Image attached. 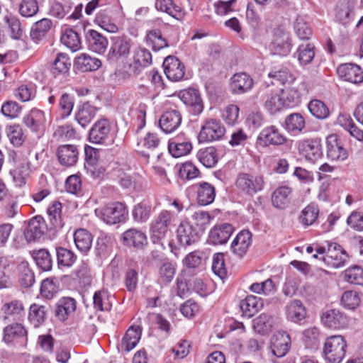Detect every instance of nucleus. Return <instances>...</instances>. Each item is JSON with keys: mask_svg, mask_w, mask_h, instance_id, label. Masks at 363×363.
I'll use <instances>...</instances> for the list:
<instances>
[{"mask_svg": "<svg viewBox=\"0 0 363 363\" xmlns=\"http://www.w3.org/2000/svg\"><path fill=\"white\" fill-rule=\"evenodd\" d=\"M287 139L275 125H269L259 133L257 138L256 146L263 147L270 145H281L286 142Z\"/></svg>", "mask_w": 363, "mask_h": 363, "instance_id": "obj_17", "label": "nucleus"}, {"mask_svg": "<svg viewBox=\"0 0 363 363\" xmlns=\"http://www.w3.org/2000/svg\"><path fill=\"white\" fill-rule=\"evenodd\" d=\"M112 127L110 121L105 118L97 120L89 131V140L91 143L106 144L112 138Z\"/></svg>", "mask_w": 363, "mask_h": 363, "instance_id": "obj_11", "label": "nucleus"}, {"mask_svg": "<svg viewBox=\"0 0 363 363\" xmlns=\"http://www.w3.org/2000/svg\"><path fill=\"white\" fill-rule=\"evenodd\" d=\"M57 264L59 269L69 268L77 260V255L73 251L63 247H55Z\"/></svg>", "mask_w": 363, "mask_h": 363, "instance_id": "obj_56", "label": "nucleus"}, {"mask_svg": "<svg viewBox=\"0 0 363 363\" xmlns=\"http://www.w3.org/2000/svg\"><path fill=\"white\" fill-rule=\"evenodd\" d=\"M225 128L217 118H206L203 121L198 135L199 143H210L220 140L225 135Z\"/></svg>", "mask_w": 363, "mask_h": 363, "instance_id": "obj_3", "label": "nucleus"}, {"mask_svg": "<svg viewBox=\"0 0 363 363\" xmlns=\"http://www.w3.org/2000/svg\"><path fill=\"white\" fill-rule=\"evenodd\" d=\"M291 347V337L286 333H279L273 335L271 340V349L277 357L285 356Z\"/></svg>", "mask_w": 363, "mask_h": 363, "instance_id": "obj_36", "label": "nucleus"}, {"mask_svg": "<svg viewBox=\"0 0 363 363\" xmlns=\"http://www.w3.org/2000/svg\"><path fill=\"white\" fill-rule=\"evenodd\" d=\"M32 257L38 266L44 272H49L52 268L53 259L48 250L42 248L38 250H33Z\"/></svg>", "mask_w": 363, "mask_h": 363, "instance_id": "obj_55", "label": "nucleus"}, {"mask_svg": "<svg viewBox=\"0 0 363 363\" xmlns=\"http://www.w3.org/2000/svg\"><path fill=\"white\" fill-rule=\"evenodd\" d=\"M166 77L172 82L183 79L185 73V66L177 57L167 56L162 64Z\"/></svg>", "mask_w": 363, "mask_h": 363, "instance_id": "obj_24", "label": "nucleus"}, {"mask_svg": "<svg viewBox=\"0 0 363 363\" xmlns=\"http://www.w3.org/2000/svg\"><path fill=\"white\" fill-rule=\"evenodd\" d=\"M263 301L261 298L254 295H248L240 301V308L242 315L252 318L263 307Z\"/></svg>", "mask_w": 363, "mask_h": 363, "instance_id": "obj_39", "label": "nucleus"}, {"mask_svg": "<svg viewBox=\"0 0 363 363\" xmlns=\"http://www.w3.org/2000/svg\"><path fill=\"white\" fill-rule=\"evenodd\" d=\"M322 323L328 328L340 330L347 328L350 325V318L337 309H330L321 315Z\"/></svg>", "mask_w": 363, "mask_h": 363, "instance_id": "obj_18", "label": "nucleus"}, {"mask_svg": "<svg viewBox=\"0 0 363 363\" xmlns=\"http://www.w3.org/2000/svg\"><path fill=\"white\" fill-rule=\"evenodd\" d=\"M205 262V253L201 250H194L186 255L182 263L186 271L195 274L204 267Z\"/></svg>", "mask_w": 363, "mask_h": 363, "instance_id": "obj_32", "label": "nucleus"}, {"mask_svg": "<svg viewBox=\"0 0 363 363\" xmlns=\"http://www.w3.org/2000/svg\"><path fill=\"white\" fill-rule=\"evenodd\" d=\"M71 65L69 57L65 53L59 52L52 65L51 72L55 77L65 74L69 72Z\"/></svg>", "mask_w": 363, "mask_h": 363, "instance_id": "obj_58", "label": "nucleus"}, {"mask_svg": "<svg viewBox=\"0 0 363 363\" xmlns=\"http://www.w3.org/2000/svg\"><path fill=\"white\" fill-rule=\"evenodd\" d=\"M337 73L340 78L348 82L354 84L363 82V69L356 64H342L337 67Z\"/></svg>", "mask_w": 363, "mask_h": 363, "instance_id": "obj_28", "label": "nucleus"}, {"mask_svg": "<svg viewBox=\"0 0 363 363\" xmlns=\"http://www.w3.org/2000/svg\"><path fill=\"white\" fill-rule=\"evenodd\" d=\"M299 153L306 160L315 162L323 156L322 143L320 138H313L301 140L298 146Z\"/></svg>", "mask_w": 363, "mask_h": 363, "instance_id": "obj_14", "label": "nucleus"}, {"mask_svg": "<svg viewBox=\"0 0 363 363\" xmlns=\"http://www.w3.org/2000/svg\"><path fill=\"white\" fill-rule=\"evenodd\" d=\"M176 234L178 245L183 247L197 243L201 238V234L188 220H184L180 222L176 230Z\"/></svg>", "mask_w": 363, "mask_h": 363, "instance_id": "obj_12", "label": "nucleus"}, {"mask_svg": "<svg viewBox=\"0 0 363 363\" xmlns=\"http://www.w3.org/2000/svg\"><path fill=\"white\" fill-rule=\"evenodd\" d=\"M287 318L294 323H300L306 316V309L301 301L294 299L286 306Z\"/></svg>", "mask_w": 363, "mask_h": 363, "instance_id": "obj_47", "label": "nucleus"}, {"mask_svg": "<svg viewBox=\"0 0 363 363\" xmlns=\"http://www.w3.org/2000/svg\"><path fill=\"white\" fill-rule=\"evenodd\" d=\"M96 215L108 225L123 223L128 219L127 206L121 202H111L104 206L96 209Z\"/></svg>", "mask_w": 363, "mask_h": 363, "instance_id": "obj_1", "label": "nucleus"}, {"mask_svg": "<svg viewBox=\"0 0 363 363\" xmlns=\"http://www.w3.org/2000/svg\"><path fill=\"white\" fill-rule=\"evenodd\" d=\"M308 108L311 115L318 120L329 118L330 112L328 106L319 99H312L308 104Z\"/></svg>", "mask_w": 363, "mask_h": 363, "instance_id": "obj_62", "label": "nucleus"}, {"mask_svg": "<svg viewBox=\"0 0 363 363\" xmlns=\"http://www.w3.org/2000/svg\"><path fill=\"white\" fill-rule=\"evenodd\" d=\"M52 26V21L47 18H43L34 23L30 32L31 40L34 43H38L47 35Z\"/></svg>", "mask_w": 363, "mask_h": 363, "instance_id": "obj_44", "label": "nucleus"}, {"mask_svg": "<svg viewBox=\"0 0 363 363\" xmlns=\"http://www.w3.org/2000/svg\"><path fill=\"white\" fill-rule=\"evenodd\" d=\"M60 291V281L55 277L43 279L40 288V294L44 298L50 300Z\"/></svg>", "mask_w": 363, "mask_h": 363, "instance_id": "obj_53", "label": "nucleus"}, {"mask_svg": "<svg viewBox=\"0 0 363 363\" xmlns=\"http://www.w3.org/2000/svg\"><path fill=\"white\" fill-rule=\"evenodd\" d=\"M3 341L7 345L21 342L26 345L28 342V330L21 323L9 324L3 330Z\"/></svg>", "mask_w": 363, "mask_h": 363, "instance_id": "obj_20", "label": "nucleus"}, {"mask_svg": "<svg viewBox=\"0 0 363 363\" xmlns=\"http://www.w3.org/2000/svg\"><path fill=\"white\" fill-rule=\"evenodd\" d=\"M211 220V216L207 211H196L191 217V220H189L193 227L202 235L205 232L207 226L209 225Z\"/></svg>", "mask_w": 363, "mask_h": 363, "instance_id": "obj_63", "label": "nucleus"}, {"mask_svg": "<svg viewBox=\"0 0 363 363\" xmlns=\"http://www.w3.org/2000/svg\"><path fill=\"white\" fill-rule=\"evenodd\" d=\"M252 242V234L249 230H240L230 245L232 252L238 258H242Z\"/></svg>", "mask_w": 363, "mask_h": 363, "instance_id": "obj_26", "label": "nucleus"}, {"mask_svg": "<svg viewBox=\"0 0 363 363\" xmlns=\"http://www.w3.org/2000/svg\"><path fill=\"white\" fill-rule=\"evenodd\" d=\"M268 77L270 79H272V81L271 82L272 84H290L295 80L294 76L286 67H274L269 72Z\"/></svg>", "mask_w": 363, "mask_h": 363, "instance_id": "obj_54", "label": "nucleus"}, {"mask_svg": "<svg viewBox=\"0 0 363 363\" xmlns=\"http://www.w3.org/2000/svg\"><path fill=\"white\" fill-rule=\"evenodd\" d=\"M145 40L147 45L155 51L169 47L167 40L163 37L161 30L158 28L147 30Z\"/></svg>", "mask_w": 363, "mask_h": 363, "instance_id": "obj_50", "label": "nucleus"}, {"mask_svg": "<svg viewBox=\"0 0 363 363\" xmlns=\"http://www.w3.org/2000/svg\"><path fill=\"white\" fill-rule=\"evenodd\" d=\"M197 160L206 168L214 167L218 162V153L213 146L201 148L196 153Z\"/></svg>", "mask_w": 363, "mask_h": 363, "instance_id": "obj_48", "label": "nucleus"}, {"mask_svg": "<svg viewBox=\"0 0 363 363\" xmlns=\"http://www.w3.org/2000/svg\"><path fill=\"white\" fill-rule=\"evenodd\" d=\"M347 342L342 335H332L326 338L323 356L330 363H340L346 354Z\"/></svg>", "mask_w": 363, "mask_h": 363, "instance_id": "obj_2", "label": "nucleus"}, {"mask_svg": "<svg viewBox=\"0 0 363 363\" xmlns=\"http://www.w3.org/2000/svg\"><path fill=\"white\" fill-rule=\"evenodd\" d=\"M48 313L47 306L37 303H33L30 306L28 311V322L35 328H39L44 325Z\"/></svg>", "mask_w": 363, "mask_h": 363, "instance_id": "obj_42", "label": "nucleus"}, {"mask_svg": "<svg viewBox=\"0 0 363 363\" xmlns=\"http://www.w3.org/2000/svg\"><path fill=\"white\" fill-rule=\"evenodd\" d=\"M328 252L327 255L323 257V261L332 268H340L346 264L350 256L346 250L339 243L326 240Z\"/></svg>", "mask_w": 363, "mask_h": 363, "instance_id": "obj_6", "label": "nucleus"}, {"mask_svg": "<svg viewBox=\"0 0 363 363\" xmlns=\"http://www.w3.org/2000/svg\"><path fill=\"white\" fill-rule=\"evenodd\" d=\"M73 3L70 0H55L50 4L49 13L62 19L70 12Z\"/></svg>", "mask_w": 363, "mask_h": 363, "instance_id": "obj_60", "label": "nucleus"}, {"mask_svg": "<svg viewBox=\"0 0 363 363\" xmlns=\"http://www.w3.org/2000/svg\"><path fill=\"white\" fill-rule=\"evenodd\" d=\"M254 86L252 77L245 72L235 73L230 79L229 89L233 94H243Z\"/></svg>", "mask_w": 363, "mask_h": 363, "instance_id": "obj_21", "label": "nucleus"}, {"mask_svg": "<svg viewBox=\"0 0 363 363\" xmlns=\"http://www.w3.org/2000/svg\"><path fill=\"white\" fill-rule=\"evenodd\" d=\"M98 108L89 101L78 105L74 119L82 127L86 128L94 118Z\"/></svg>", "mask_w": 363, "mask_h": 363, "instance_id": "obj_38", "label": "nucleus"}, {"mask_svg": "<svg viewBox=\"0 0 363 363\" xmlns=\"http://www.w3.org/2000/svg\"><path fill=\"white\" fill-rule=\"evenodd\" d=\"M172 220V213L167 210L162 211L156 219L151 223V240L157 244L166 236Z\"/></svg>", "mask_w": 363, "mask_h": 363, "instance_id": "obj_15", "label": "nucleus"}, {"mask_svg": "<svg viewBox=\"0 0 363 363\" xmlns=\"http://www.w3.org/2000/svg\"><path fill=\"white\" fill-rule=\"evenodd\" d=\"M152 206L151 202L143 199L134 205L132 209L133 219L136 223H143L150 218Z\"/></svg>", "mask_w": 363, "mask_h": 363, "instance_id": "obj_45", "label": "nucleus"}, {"mask_svg": "<svg viewBox=\"0 0 363 363\" xmlns=\"http://www.w3.org/2000/svg\"><path fill=\"white\" fill-rule=\"evenodd\" d=\"M179 97L191 115L199 116L203 112L204 104L199 89L188 88L182 90L179 94Z\"/></svg>", "mask_w": 363, "mask_h": 363, "instance_id": "obj_9", "label": "nucleus"}, {"mask_svg": "<svg viewBox=\"0 0 363 363\" xmlns=\"http://www.w3.org/2000/svg\"><path fill=\"white\" fill-rule=\"evenodd\" d=\"M142 335V328L138 325H131L125 332L121 342L122 352L128 353L136 347Z\"/></svg>", "mask_w": 363, "mask_h": 363, "instance_id": "obj_37", "label": "nucleus"}, {"mask_svg": "<svg viewBox=\"0 0 363 363\" xmlns=\"http://www.w3.org/2000/svg\"><path fill=\"white\" fill-rule=\"evenodd\" d=\"M72 275L73 279L76 280L80 286H89L92 282V275L89 264L82 262L74 270L72 271Z\"/></svg>", "mask_w": 363, "mask_h": 363, "instance_id": "obj_52", "label": "nucleus"}, {"mask_svg": "<svg viewBox=\"0 0 363 363\" xmlns=\"http://www.w3.org/2000/svg\"><path fill=\"white\" fill-rule=\"evenodd\" d=\"M101 61L86 53H82L74 60V68L81 72H94L101 67Z\"/></svg>", "mask_w": 363, "mask_h": 363, "instance_id": "obj_34", "label": "nucleus"}, {"mask_svg": "<svg viewBox=\"0 0 363 363\" xmlns=\"http://www.w3.org/2000/svg\"><path fill=\"white\" fill-rule=\"evenodd\" d=\"M49 227L45 224L42 216L38 215L31 218L24 231V237L28 242L40 239Z\"/></svg>", "mask_w": 363, "mask_h": 363, "instance_id": "obj_27", "label": "nucleus"}, {"mask_svg": "<svg viewBox=\"0 0 363 363\" xmlns=\"http://www.w3.org/2000/svg\"><path fill=\"white\" fill-rule=\"evenodd\" d=\"M315 45L312 43L301 44L294 54L301 65L310 64L315 57Z\"/></svg>", "mask_w": 363, "mask_h": 363, "instance_id": "obj_59", "label": "nucleus"}, {"mask_svg": "<svg viewBox=\"0 0 363 363\" xmlns=\"http://www.w3.org/2000/svg\"><path fill=\"white\" fill-rule=\"evenodd\" d=\"M294 30L297 37L302 40H308L313 35L311 26L301 16H298L294 21Z\"/></svg>", "mask_w": 363, "mask_h": 363, "instance_id": "obj_64", "label": "nucleus"}, {"mask_svg": "<svg viewBox=\"0 0 363 363\" xmlns=\"http://www.w3.org/2000/svg\"><path fill=\"white\" fill-rule=\"evenodd\" d=\"M113 238L109 234L101 233L97 238L95 254L100 258H106L111 252L113 245Z\"/></svg>", "mask_w": 363, "mask_h": 363, "instance_id": "obj_49", "label": "nucleus"}, {"mask_svg": "<svg viewBox=\"0 0 363 363\" xmlns=\"http://www.w3.org/2000/svg\"><path fill=\"white\" fill-rule=\"evenodd\" d=\"M111 7L106 6L105 9H100L95 17V22L104 30L116 33L118 31V26L112 22L111 19Z\"/></svg>", "mask_w": 363, "mask_h": 363, "instance_id": "obj_51", "label": "nucleus"}, {"mask_svg": "<svg viewBox=\"0 0 363 363\" xmlns=\"http://www.w3.org/2000/svg\"><path fill=\"white\" fill-rule=\"evenodd\" d=\"M56 155L62 166L71 167L78 161L79 150L74 145H61L57 149Z\"/></svg>", "mask_w": 363, "mask_h": 363, "instance_id": "obj_29", "label": "nucleus"}, {"mask_svg": "<svg viewBox=\"0 0 363 363\" xmlns=\"http://www.w3.org/2000/svg\"><path fill=\"white\" fill-rule=\"evenodd\" d=\"M86 23L80 22L71 28H65L60 37L61 43L72 52H76L82 48V38L84 35Z\"/></svg>", "mask_w": 363, "mask_h": 363, "instance_id": "obj_10", "label": "nucleus"}, {"mask_svg": "<svg viewBox=\"0 0 363 363\" xmlns=\"http://www.w3.org/2000/svg\"><path fill=\"white\" fill-rule=\"evenodd\" d=\"M292 189L288 186H280L272 192L271 201L272 206L279 210L287 208L291 201Z\"/></svg>", "mask_w": 363, "mask_h": 363, "instance_id": "obj_31", "label": "nucleus"}, {"mask_svg": "<svg viewBox=\"0 0 363 363\" xmlns=\"http://www.w3.org/2000/svg\"><path fill=\"white\" fill-rule=\"evenodd\" d=\"M18 272V282L23 288H30L35 283V274L29 267L27 261L21 262L17 267Z\"/></svg>", "mask_w": 363, "mask_h": 363, "instance_id": "obj_57", "label": "nucleus"}, {"mask_svg": "<svg viewBox=\"0 0 363 363\" xmlns=\"http://www.w3.org/2000/svg\"><path fill=\"white\" fill-rule=\"evenodd\" d=\"M186 193L195 199L199 206H207L212 203L216 198L215 186L207 182H200L192 184L186 189Z\"/></svg>", "mask_w": 363, "mask_h": 363, "instance_id": "obj_4", "label": "nucleus"}, {"mask_svg": "<svg viewBox=\"0 0 363 363\" xmlns=\"http://www.w3.org/2000/svg\"><path fill=\"white\" fill-rule=\"evenodd\" d=\"M357 6V0H346L336 10L337 21L344 25H349L354 18V9Z\"/></svg>", "mask_w": 363, "mask_h": 363, "instance_id": "obj_35", "label": "nucleus"}, {"mask_svg": "<svg viewBox=\"0 0 363 363\" xmlns=\"http://www.w3.org/2000/svg\"><path fill=\"white\" fill-rule=\"evenodd\" d=\"M77 308V301L71 297H62L55 304L54 315L60 321L66 320Z\"/></svg>", "mask_w": 363, "mask_h": 363, "instance_id": "obj_33", "label": "nucleus"}, {"mask_svg": "<svg viewBox=\"0 0 363 363\" xmlns=\"http://www.w3.org/2000/svg\"><path fill=\"white\" fill-rule=\"evenodd\" d=\"M62 203L58 201H52L48 208L47 213L50 220L49 230H58L64 226L61 217Z\"/></svg>", "mask_w": 363, "mask_h": 363, "instance_id": "obj_46", "label": "nucleus"}, {"mask_svg": "<svg viewBox=\"0 0 363 363\" xmlns=\"http://www.w3.org/2000/svg\"><path fill=\"white\" fill-rule=\"evenodd\" d=\"M122 244L135 250H142L147 245V238L145 233L136 228H130L121 235Z\"/></svg>", "mask_w": 363, "mask_h": 363, "instance_id": "obj_22", "label": "nucleus"}, {"mask_svg": "<svg viewBox=\"0 0 363 363\" xmlns=\"http://www.w3.org/2000/svg\"><path fill=\"white\" fill-rule=\"evenodd\" d=\"M326 155L332 161H345L349 152L345 147L344 141L337 135L330 134L326 138Z\"/></svg>", "mask_w": 363, "mask_h": 363, "instance_id": "obj_13", "label": "nucleus"}, {"mask_svg": "<svg viewBox=\"0 0 363 363\" xmlns=\"http://www.w3.org/2000/svg\"><path fill=\"white\" fill-rule=\"evenodd\" d=\"M284 128L292 135H299L306 128V120L299 113H291L285 118Z\"/></svg>", "mask_w": 363, "mask_h": 363, "instance_id": "obj_41", "label": "nucleus"}, {"mask_svg": "<svg viewBox=\"0 0 363 363\" xmlns=\"http://www.w3.org/2000/svg\"><path fill=\"white\" fill-rule=\"evenodd\" d=\"M182 117L177 106L167 108L159 119V126L165 133H171L181 125Z\"/></svg>", "mask_w": 363, "mask_h": 363, "instance_id": "obj_19", "label": "nucleus"}, {"mask_svg": "<svg viewBox=\"0 0 363 363\" xmlns=\"http://www.w3.org/2000/svg\"><path fill=\"white\" fill-rule=\"evenodd\" d=\"M235 230L233 225L221 223L214 225L209 231L207 242L213 245L225 244Z\"/></svg>", "mask_w": 363, "mask_h": 363, "instance_id": "obj_23", "label": "nucleus"}, {"mask_svg": "<svg viewBox=\"0 0 363 363\" xmlns=\"http://www.w3.org/2000/svg\"><path fill=\"white\" fill-rule=\"evenodd\" d=\"M269 47L273 55L282 57L287 56L293 48L290 33L282 28H276L274 32L273 40Z\"/></svg>", "mask_w": 363, "mask_h": 363, "instance_id": "obj_8", "label": "nucleus"}, {"mask_svg": "<svg viewBox=\"0 0 363 363\" xmlns=\"http://www.w3.org/2000/svg\"><path fill=\"white\" fill-rule=\"evenodd\" d=\"M155 7L177 21H182L185 15L183 8L176 4L174 0H155Z\"/></svg>", "mask_w": 363, "mask_h": 363, "instance_id": "obj_40", "label": "nucleus"}, {"mask_svg": "<svg viewBox=\"0 0 363 363\" xmlns=\"http://www.w3.org/2000/svg\"><path fill=\"white\" fill-rule=\"evenodd\" d=\"M319 215V208L317 204L311 203L301 211L298 217L299 223L305 227L313 225Z\"/></svg>", "mask_w": 363, "mask_h": 363, "instance_id": "obj_61", "label": "nucleus"}, {"mask_svg": "<svg viewBox=\"0 0 363 363\" xmlns=\"http://www.w3.org/2000/svg\"><path fill=\"white\" fill-rule=\"evenodd\" d=\"M168 150L170 155L175 158L188 155L193 150L191 139L181 133L169 140Z\"/></svg>", "mask_w": 363, "mask_h": 363, "instance_id": "obj_16", "label": "nucleus"}, {"mask_svg": "<svg viewBox=\"0 0 363 363\" xmlns=\"http://www.w3.org/2000/svg\"><path fill=\"white\" fill-rule=\"evenodd\" d=\"M89 25V23H86L84 32L85 42L87 48L94 52L99 54L104 53L108 44L107 38L94 29H87V26Z\"/></svg>", "mask_w": 363, "mask_h": 363, "instance_id": "obj_25", "label": "nucleus"}, {"mask_svg": "<svg viewBox=\"0 0 363 363\" xmlns=\"http://www.w3.org/2000/svg\"><path fill=\"white\" fill-rule=\"evenodd\" d=\"M236 186L244 194L253 196L264 189V181L261 175L240 173L236 179Z\"/></svg>", "mask_w": 363, "mask_h": 363, "instance_id": "obj_7", "label": "nucleus"}, {"mask_svg": "<svg viewBox=\"0 0 363 363\" xmlns=\"http://www.w3.org/2000/svg\"><path fill=\"white\" fill-rule=\"evenodd\" d=\"M74 241L77 250L86 255L92 246L93 235L84 228H79L74 231Z\"/></svg>", "mask_w": 363, "mask_h": 363, "instance_id": "obj_43", "label": "nucleus"}, {"mask_svg": "<svg viewBox=\"0 0 363 363\" xmlns=\"http://www.w3.org/2000/svg\"><path fill=\"white\" fill-rule=\"evenodd\" d=\"M23 122L31 131L36 133L42 134L45 130V113L39 109H32L23 117Z\"/></svg>", "mask_w": 363, "mask_h": 363, "instance_id": "obj_30", "label": "nucleus"}, {"mask_svg": "<svg viewBox=\"0 0 363 363\" xmlns=\"http://www.w3.org/2000/svg\"><path fill=\"white\" fill-rule=\"evenodd\" d=\"M111 44L107 54L110 63H116L128 57L130 52L131 40L125 36H115L111 38Z\"/></svg>", "mask_w": 363, "mask_h": 363, "instance_id": "obj_5", "label": "nucleus"}]
</instances>
